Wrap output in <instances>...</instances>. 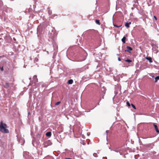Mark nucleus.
I'll return each mask as SVG.
<instances>
[{
    "label": "nucleus",
    "mask_w": 159,
    "mask_h": 159,
    "mask_svg": "<svg viewBox=\"0 0 159 159\" xmlns=\"http://www.w3.org/2000/svg\"><path fill=\"white\" fill-rule=\"evenodd\" d=\"M7 125L3 123L2 121H1L0 123V131L3 133H9V131L7 129Z\"/></svg>",
    "instance_id": "f257e3e1"
},
{
    "label": "nucleus",
    "mask_w": 159,
    "mask_h": 159,
    "mask_svg": "<svg viewBox=\"0 0 159 159\" xmlns=\"http://www.w3.org/2000/svg\"><path fill=\"white\" fill-rule=\"evenodd\" d=\"M13 85V83L10 84L8 82H6L3 85V86L5 88L8 89L10 88L11 86H12Z\"/></svg>",
    "instance_id": "f03ea898"
},
{
    "label": "nucleus",
    "mask_w": 159,
    "mask_h": 159,
    "mask_svg": "<svg viewBox=\"0 0 159 159\" xmlns=\"http://www.w3.org/2000/svg\"><path fill=\"white\" fill-rule=\"evenodd\" d=\"M51 144V142L50 140H48L44 142V144L45 146L50 145Z\"/></svg>",
    "instance_id": "7ed1b4c3"
},
{
    "label": "nucleus",
    "mask_w": 159,
    "mask_h": 159,
    "mask_svg": "<svg viewBox=\"0 0 159 159\" xmlns=\"http://www.w3.org/2000/svg\"><path fill=\"white\" fill-rule=\"evenodd\" d=\"M153 125L155 128V129L156 130V132L157 133H159V130L158 129V128L157 126L156 125H155V124H153Z\"/></svg>",
    "instance_id": "20e7f679"
},
{
    "label": "nucleus",
    "mask_w": 159,
    "mask_h": 159,
    "mask_svg": "<svg viewBox=\"0 0 159 159\" xmlns=\"http://www.w3.org/2000/svg\"><path fill=\"white\" fill-rule=\"evenodd\" d=\"M126 48H127V50H125V52H129V50L131 51V50H132V48H131V47H129V46H127V47H126Z\"/></svg>",
    "instance_id": "39448f33"
},
{
    "label": "nucleus",
    "mask_w": 159,
    "mask_h": 159,
    "mask_svg": "<svg viewBox=\"0 0 159 159\" xmlns=\"http://www.w3.org/2000/svg\"><path fill=\"white\" fill-rule=\"evenodd\" d=\"M131 24V22H126L125 24V26L127 28H129V25Z\"/></svg>",
    "instance_id": "423d86ee"
},
{
    "label": "nucleus",
    "mask_w": 159,
    "mask_h": 159,
    "mask_svg": "<svg viewBox=\"0 0 159 159\" xmlns=\"http://www.w3.org/2000/svg\"><path fill=\"white\" fill-rule=\"evenodd\" d=\"M33 79L34 80V83H36L38 82V79L37 78V76L36 75H34L33 77Z\"/></svg>",
    "instance_id": "0eeeda50"
},
{
    "label": "nucleus",
    "mask_w": 159,
    "mask_h": 159,
    "mask_svg": "<svg viewBox=\"0 0 159 159\" xmlns=\"http://www.w3.org/2000/svg\"><path fill=\"white\" fill-rule=\"evenodd\" d=\"M113 150L114 151L116 152H119L120 151V148H118L117 149L114 148Z\"/></svg>",
    "instance_id": "6e6552de"
},
{
    "label": "nucleus",
    "mask_w": 159,
    "mask_h": 159,
    "mask_svg": "<svg viewBox=\"0 0 159 159\" xmlns=\"http://www.w3.org/2000/svg\"><path fill=\"white\" fill-rule=\"evenodd\" d=\"M147 60L149 61V62L150 63L152 62V58L150 57H147L146 58Z\"/></svg>",
    "instance_id": "1a4fd4ad"
},
{
    "label": "nucleus",
    "mask_w": 159,
    "mask_h": 159,
    "mask_svg": "<svg viewBox=\"0 0 159 159\" xmlns=\"http://www.w3.org/2000/svg\"><path fill=\"white\" fill-rule=\"evenodd\" d=\"M73 80L72 79L69 80L67 82L69 84H72L73 83Z\"/></svg>",
    "instance_id": "9d476101"
},
{
    "label": "nucleus",
    "mask_w": 159,
    "mask_h": 159,
    "mask_svg": "<svg viewBox=\"0 0 159 159\" xmlns=\"http://www.w3.org/2000/svg\"><path fill=\"white\" fill-rule=\"evenodd\" d=\"M46 135L48 137H50L51 135V133L50 132H48L46 133Z\"/></svg>",
    "instance_id": "9b49d317"
},
{
    "label": "nucleus",
    "mask_w": 159,
    "mask_h": 159,
    "mask_svg": "<svg viewBox=\"0 0 159 159\" xmlns=\"http://www.w3.org/2000/svg\"><path fill=\"white\" fill-rule=\"evenodd\" d=\"M126 39V38L125 37H124L122 39L121 41L123 43H125V40Z\"/></svg>",
    "instance_id": "f8f14e48"
},
{
    "label": "nucleus",
    "mask_w": 159,
    "mask_h": 159,
    "mask_svg": "<svg viewBox=\"0 0 159 159\" xmlns=\"http://www.w3.org/2000/svg\"><path fill=\"white\" fill-rule=\"evenodd\" d=\"M159 80V76H157L155 78V82L156 83L158 80Z\"/></svg>",
    "instance_id": "ddd939ff"
},
{
    "label": "nucleus",
    "mask_w": 159,
    "mask_h": 159,
    "mask_svg": "<svg viewBox=\"0 0 159 159\" xmlns=\"http://www.w3.org/2000/svg\"><path fill=\"white\" fill-rule=\"evenodd\" d=\"M48 12L49 15L52 14V11L49 8H48Z\"/></svg>",
    "instance_id": "4468645a"
},
{
    "label": "nucleus",
    "mask_w": 159,
    "mask_h": 159,
    "mask_svg": "<svg viewBox=\"0 0 159 159\" xmlns=\"http://www.w3.org/2000/svg\"><path fill=\"white\" fill-rule=\"evenodd\" d=\"M125 61L129 63L131 62H132V60H129L128 59L125 60Z\"/></svg>",
    "instance_id": "2eb2a0df"
},
{
    "label": "nucleus",
    "mask_w": 159,
    "mask_h": 159,
    "mask_svg": "<svg viewBox=\"0 0 159 159\" xmlns=\"http://www.w3.org/2000/svg\"><path fill=\"white\" fill-rule=\"evenodd\" d=\"M99 21L100 20H95L96 23L98 25H100V23Z\"/></svg>",
    "instance_id": "dca6fc26"
},
{
    "label": "nucleus",
    "mask_w": 159,
    "mask_h": 159,
    "mask_svg": "<svg viewBox=\"0 0 159 159\" xmlns=\"http://www.w3.org/2000/svg\"><path fill=\"white\" fill-rule=\"evenodd\" d=\"M61 103V102L60 101L58 102L55 103V105H58Z\"/></svg>",
    "instance_id": "f3484780"
},
{
    "label": "nucleus",
    "mask_w": 159,
    "mask_h": 159,
    "mask_svg": "<svg viewBox=\"0 0 159 159\" xmlns=\"http://www.w3.org/2000/svg\"><path fill=\"white\" fill-rule=\"evenodd\" d=\"M93 156L94 157H98V155L97 154V153H94L93 154Z\"/></svg>",
    "instance_id": "a211bd4d"
},
{
    "label": "nucleus",
    "mask_w": 159,
    "mask_h": 159,
    "mask_svg": "<svg viewBox=\"0 0 159 159\" xmlns=\"http://www.w3.org/2000/svg\"><path fill=\"white\" fill-rule=\"evenodd\" d=\"M131 106H132V107L133 108H134V109H136V107H135V106L133 104H131Z\"/></svg>",
    "instance_id": "6ab92c4d"
},
{
    "label": "nucleus",
    "mask_w": 159,
    "mask_h": 159,
    "mask_svg": "<svg viewBox=\"0 0 159 159\" xmlns=\"http://www.w3.org/2000/svg\"><path fill=\"white\" fill-rule=\"evenodd\" d=\"M0 69L1 70V71H3V67L2 66V67L0 66Z\"/></svg>",
    "instance_id": "aec40b11"
},
{
    "label": "nucleus",
    "mask_w": 159,
    "mask_h": 159,
    "mask_svg": "<svg viewBox=\"0 0 159 159\" xmlns=\"http://www.w3.org/2000/svg\"><path fill=\"white\" fill-rule=\"evenodd\" d=\"M126 104H127V105L128 106V107H129V106H130V103H129V102H128H128H126Z\"/></svg>",
    "instance_id": "412c9836"
},
{
    "label": "nucleus",
    "mask_w": 159,
    "mask_h": 159,
    "mask_svg": "<svg viewBox=\"0 0 159 159\" xmlns=\"http://www.w3.org/2000/svg\"><path fill=\"white\" fill-rule=\"evenodd\" d=\"M114 25V26H115L116 27H120L121 26V25L118 26V25Z\"/></svg>",
    "instance_id": "4be33fe9"
},
{
    "label": "nucleus",
    "mask_w": 159,
    "mask_h": 159,
    "mask_svg": "<svg viewBox=\"0 0 159 159\" xmlns=\"http://www.w3.org/2000/svg\"><path fill=\"white\" fill-rule=\"evenodd\" d=\"M2 2L0 0V6L2 5Z\"/></svg>",
    "instance_id": "5701e85b"
},
{
    "label": "nucleus",
    "mask_w": 159,
    "mask_h": 159,
    "mask_svg": "<svg viewBox=\"0 0 159 159\" xmlns=\"http://www.w3.org/2000/svg\"><path fill=\"white\" fill-rule=\"evenodd\" d=\"M154 17L155 19V20H157V17L155 16H154Z\"/></svg>",
    "instance_id": "b1692460"
},
{
    "label": "nucleus",
    "mask_w": 159,
    "mask_h": 159,
    "mask_svg": "<svg viewBox=\"0 0 159 159\" xmlns=\"http://www.w3.org/2000/svg\"><path fill=\"white\" fill-rule=\"evenodd\" d=\"M118 60L119 61H121V59L120 58V57H119L118 58Z\"/></svg>",
    "instance_id": "393cba45"
},
{
    "label": "nucleus",
    "mask_w": 159,
    "mask_h": 159,
    "mask_svg": "<svg viewBox=\"0 0 159 159\" xmlns=\"http://www.w3.org/2000/svg\"><path fill=\"white\" fill-rule=\"evenodd\" d=\"M66 159H72L70 158H66Z\"/></svg>",
    "instance_id": "a878e982"
}]
</instances>
